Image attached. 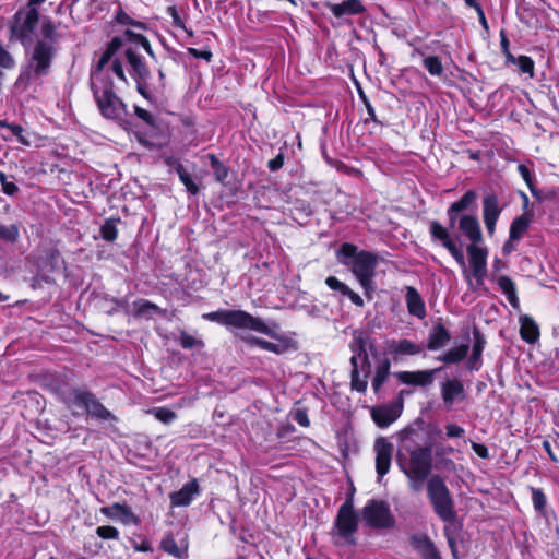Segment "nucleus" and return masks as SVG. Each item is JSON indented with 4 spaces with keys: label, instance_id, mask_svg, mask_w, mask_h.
<instances>
[{
    "label": "nucleus",
    "instance_id": "1",
    "mask_svg": "<svg viewBox=\"0 0 559 559\" xmlns=\"http://www.w3.org/2000/svg\"><path fill=\"white\" fill-rule=\"evenodd\" d=\"M120 45L118 39L110 41L91 72V88L100 114L112 120L121 119L126 114L124 103L114 92L110 73L126 82L120 59L112 60V52Z\"/></svg>",
    "mask_w": 559,
    "mask_h": 559
},
{
    "label": "nucleus",
    "instance_id": "2",
    "mask_svg": "<svg viewBox=\"0 0 559 559\" xmlns=\"http://www.w3.org/2000/svg\"><path fill=\"white\" fill-rule=\"evenodd\" d=\"M400 441L396 454L397 466L406 476L409 489L413 492H419L430 478L432 471L431 447L420 444V432L413 427L401 432Z\"/></svg>",
    "mask_w": 559,
    "mask_h": 559
},
{
    "label": "nucleus",
    "instance_id": "3",
    "mask_svg": "<svg viewBox=\"0 0 559 559\" xmlns=\"http://www.w3.org/2000/svg\"><path fill=\"white\" fill-rule=\"evenodd\" d=\"M57 52V45L45 40H36L26 52L25 63L21 67L20 74L14 83L15 88L25 92L33 83L49 75Z\"/></svg>",
    "mask_w": 559,
    "mask_h": 559
},
{
    "label": "nucleus",
    "instance_id": "4",
    "mask_svg": "<svg viewBox=\"0 0 559 559\" xmlns=\"http://www.w3.org/2000/svg\"><path fill=\"white\" fill-rule=\"evenodd\" d=\"M203 318L226 326L227 329L251 330L274 336L272 329L260 318L243 310H217L204 313Z\"/></svg>",
    "mask_w": 559,
    "mask_h": 559
},
{
    "label": "nucleus",
    "instance_id": "5",
    "mask_svg": "<svg viewBox=\"0 0 559 559\" xmlns=\"http://www.w3.org/2000/svg\"><path fill=\"white\" fill-rule=\"evenodd\" d=\"M427 496L435 513L444 523H453L456 519L454 500L444 479L432 475L427 481Z\"/></svg>",
    "mask_w": 559,
    "mask_h": 559
},
{
    "label": "nucleus",
    "instance_id": "6",
    "mask_svg": "<svg viewBox=\"0 0 559 559\" xmlns=\"http://www.w3.org/2000/svg\"><path fill=\"white\" fill-rule=\"evenodd\" d=\"M358 530V518L354 511L352 499H347L338 509L331 532L336 546L356 545L355 534Z\"/></svg>",
    "mask_w": 559,
    "mask_h": 559
},
{
    "label": "nucleus",
    "instance_id": "7",
    "mask_svg": "<svg viewBox=\"0 0 559 559\" xmlns=\"http://www.w3.org/2000/svg\"><path fill=\"white\" fill-rule=\"evenodd\" d=\"M64 402L68 406L78 405L84 407L87 414L96 419L103 421L116 420L115 415L111 414L90 391L74 389L70 392L69 396L64 399Z\"/></svg>",
    "mask_w": 559,
    "mask_h": 559
},
{
    "label": "nucleus",
    "instance_id": "8",
    "mask_svg": "<svg viewBox=\"0 0 559 559\" xmlns=\"http://www.w3.org/2000/svg\"><path fill=\"white\" fill-rule=\"evenodd\" d=\"M377 262V255L368 251H360L355 255V260L350 262L344 261L346 265L350 266L353 274L365 289L366 295H369L373 289L372 280L374 277Z\"/></svg>",
    "mask_w": 559,
    "mask_h": 559
},
{
    "label": "nucleus",
    "instance_id": "9",
    "mask_svg": "<svg viewBox=\"0 0 559 559\" xmlns=\"http://www.w3.org/2000/svg\"><path fill=\"white\" fill-rule=\"evenodd\" d=\"M466 250L472 271L465 269L464 276L468 287L476 290L484 285L487 275V250L475 245H468Z\"/></svg>",
    "mask_w": 559,
    "mask_h": 559
},
{
    "label": "nucleus",
    "instance_id": "10",
    "mask_svg": "<svg viewBox=\"0 0 559 559\" xmlns=\"http://www.w3.org/2000/svg\"><path fill=\"white\" fill-rule=\"evenodd\" d=\"M39 21L37 9H20L13 16L12 33L24 44L29 40Z\"/></svg>",
    "mask_w": 559,
    "mask_h": 559
},
{
    "label": "nucleus",
    "instance_id": "11",
    "mask_svg": "<svg viewBox=\"0 0 559 559\" xmlns=\"http://www.w3.org/2000/svg\"><path fill=\"white\" fill-rule=\"evenodd\" d=\"M362 520L369 526L377 528L391 527L394 523L388 503L383 501L370 500L364 507Z\"/></svg>",
    "mask_w": 559,
    "mask_h": 559
},
{
    "label": "nucleus",
    "instance_id": "12",
    "mask_svg": "<svg viewBox=\"0 0 559 559\" xmlns=\"http://www.w3.org/2000/svg\"><path fill=\"white\" fill-rule=\"evenodd\" d=\"M368 347H373L369 333L355 330L353 332V341L349 344V348L353 352L350 365L360 364L361 372L366 373H370L371 370V362L367 353Z\"/></svg>",
    "mask_w": 559,
    "mask_h": 559
},
{
    "label": "nucleus",
    "instance_id": "13",
    "mask_svg": "<svg viewBox=\"0 0 559 559\" xmlns=\"http://www.w3.org/2000/svg\"><path fill=\"white\" fill-rule=\"evenodd\" d=\"M93 306L100 312L112 316L120 311H128L129 302L127 298H116L105 292H94L92 294Z\"/></svg>",
    "mask_w": 559,
    "mask_h": 559
},
{
    "label": "nucleus",
    "instance_id": "14",
    "mask_svg": "<svg viewBox=\"0 0 559 559\" xmlns=\"http://www.w3.org/2000/svg\"><path fill=\"white\" fill-rule=\"evenodd\" d=\"M441 370L442 367L430 370L399 371L394 376L403 384L427 388L433 383L436 374Z\"/></svg>",
    "mask_w": 559,
    "mask_h": 559
},
{
    "label": "nucleus",
    "instance_id": "15",
    "mask_svg": "<svg viewBox=\"0 0 559 559\" xmlns=\"http://www.w3.org/2000/svg\"><path fill=\"white\" fill-rule=\"evenodd\" d=\"M376 471L381 478L390 471L393 444L385 438H378L374 442Z\"/></svg>",
    "mask_w": 559,
    "mask_h": 559
},
{
    "label": "nucleus",
    "instance_id": "16",
    "mask_svg": "<svg viewBox=\"0 0 559 559\" xmlns=\"http://www.w3.org/2000/svg\"><path fill=\"white\" fill-rule=\"evenodd\" d=\"M403 411V403L395 402L390 405H383L379 407H373L371 409V416L373 421L381 428L390 426L394 423Z\"/></svg>",
    "mask_w": 559,
    "mask_h": 559
},
{
    "label": "nucleus",
    "instance_id": "17",
    "mask_svg": "<svg viewBox=\"0 0 559 559\" xmlns=\"http://www.w3.org/2000/svg\"><path fill=\"white\" fill-rule=\"evenodd\" d=\"M498 199L495 194H487L483 200V218L489 236L495 234L496 223L501 214Z\"/></svg>",
    "mask_w": 559,
    "mask_h": 559
},
{
    "label": "nucleus",
    "instance_id": "18",
    "mask_svg": "<svg viewBox=\"0 0 559 559\" xmlns=\"http://www.w3.org/2000/svg\"><path fill=\"white\" fill-rule=\"evenodd\" d=\"M459 229L472 242L477 245L483 240L481 228L475 215L464 214L459 218Z\"/></svg>",
    "mask_w": 559,
    "mask_h": 559
},
{
    "label": "nucleus",
    "instance_id": "19",
    "mask_svg": "<svg viewBox=\"0 0 559 559\" xmlns=\"http://www.w3.org/2000/svg\"><path fill=\"white\" fill-rule=\"evenodd\" d=\"M440 392L443 403L451 408L454 401L465 399V389L463 383L457 379L445 380L440 384Z\"/></svg>",
    "mask_w": 559,
    "mask_h": 559
},
{
    "label": "nucleus",
    "instance_id": "20",
    "mask_svg": "<svg viewBox=\"0 0 559 559\" xmlns=\"http://www.w3.org/2000/svg\"><path fill=\"white\" fill-rule=\"evenodd\" d=\"M200 492V487L197 479L186 483L178 491L169 495L171 507H187L191 503L193 498Z\"/></svg>",
    "mask_w": 559,
    "mask_h": 559
},
{
    "label": "nucleus",
    "instance_id": "21",
    "mask_svg": "<svg viewBox=\"0 0 559 559\" xmlns=\"http://www.w3.org/2000/svg\"><path fill=\"white\" fill-rule=\"evenodd\" d=\"M389 353L396 359L401 356H414L423 352V347L411 340H392L386 343Z\"/></svg>",
    "mask_w": 559,
    "mask_h": 559
},
{
    "label": "nucleus",
    "instance_id": "22",
    "mask_svg": "<svg viewBox=\"0 0 559 559\" xmlns=\"http://www.w3.org/2000/svg\"><path fill=\"white\" fill-rule=\"evenodd\" d=\"M325 8H328L335 17L356 15L365 11V7L360 0H346L342 3L326 2Z\"/></svg>",
    "mask_w": 559,
    "mask_h": 559
},
{
    "label": "nucleus",
    "instance_id": "23",
    "mask_svg": "<svg viewBox=\"0 0 559 559\" xmlns=\"http://www.w3.org/2000/svg\"><path fill=\"white\" fill-rule=\"evenodd\" d=\"M405 290V301L408 313L418 319H424L426 317V307L418 290L413 286H406Z\"/></svg>",
    "mask_w": 559,
    "mask_h": 559
},
{
    "label": "nucleus",
    "instance_id": "24",
    "mask_svg": "<svg viewBox=\"0 0 559 559\" xmlns=\"http://www.w3.org/2000/svg\"><path fill=\"white\" fill-rule=\"evenodd\" d=\"M123 55L131 66L133 75L138 81H145L150 78V71L142 61V58L136 53L135 47H127Z\"/></svg>",
    "mask_w": 559,
    "mask_h": 559
},
{
    "label": "nucleus",
    "instance_id": "25",
    "mask_svg": "<svg viewBox=\"0 0 559 559\" xmlns=\"http://www.w3.org/2000/svg\"><path fill=\"white\" fill-rule=\"evenodd\" d=\"M451 340L450 332L441 324H436L428 336L427 348L429 350H437L445 346Z\"/></svg>",
    "mask_w": 559,
    "mask_h": 559
},
{
    "label": "nucleus",
    "instance_id": "26",
    "mask_svg": "<svg viewBox=\"0 0 559 559\" xmlns=\"http://www.w3.org/2000/svg\"><path fill=\"white\" fill-rule=\"evenodd\" d=\"M520 321L521 337L530 344L535 343L539 337V329L536 322L528 316L521 317Z\"/></svg>",
    "mask_w": 559,
    "mask_h": 559
},
{
    "label": "nucleus",
    "instance_id": "27",
    "mask_svg": "<svg viewBox=\"0 0 559 559\" xmlns=\"http://www.w3.org/2000/svg\"><path fill=\"white\" fill-rule=\"evenodd\" d=\"M429 231L431 237L435 240L440 241L445 249H449L455 243L451 238L448 229L444 226H442L438 221L430 222Z\"/></svg>",
    "mask_w": 559,
    "mask_h": 559
},
{
    "label": "nucleus",
    "instance_id": "28",
    "mask_svg": "<svg viewBox=\"0 0 559 559\" xmlns=\"http://www.w3.org/2000/svg\"><path fill=\"white\" fill-rule=\"evenodd\" d=\"M475 343L473 346L472 356L467 362V367L471 370H478L481 361V353L485 347V340L478 331H474Z\"/></svg>",
    "mask_w": 559,
    "mask_h": 559
},
{
    "label": "nucleus",
    "instance_id": "29",
    "mask_svg": "<svg viewBox=\"0 0 559 559\" xmlns=\"http://www.w3.org/2000/svg\"><path fill=\"white\" fill-rule=\"evenodd\" d=\"M498 286L506 295L508 301L513 308L519 307V298L516 296V289L514 282L509 276H500L498 278Z\"/></svg>",
    "mask_w": 559,
    "mask_h": 559
},
{
    "label": "nucleus",
    "instance_id": "30",
    "mask_svg": "<svg viewBox=\"0 0 559 559\" xmlns=\"http://www.w3.org/2000/svg\"><path fill=\"white\" fill-rule=\"evenodd\" d=\"M140 38H145V36L141 34H135L132 31H126L124 34L121 37H115L111 39V41L118 39L120 41V45L117 46V48L112 52V60L119 59L117 57V52L120 49H126L127 47H133L140 45Z\"/></svg>",
    "mask_w": 559,
    "mask_h": 559
},
{
    "label": "nucleus",
    "instance_id": "31",
    "mask_svg": "<svg viewBox=\"0 0 559 559\" xmlns=\"http://www.w3.org/2000/svg\"><path fill=\"white\" fill-rule=\"evenodd\" d=\"M531 218L527 214H523L513 219L510 226V240H519L527 231Z\"/></svg>",
    "mask_w": 559,
    "mask_h": 559
},
{
    "label": "nucleus",
    "instance_id": "32",
    "mask_svg": "<svg viewBox=\"0 0 559 559\" xmlns=\"http://www.w3.org/2000/svg\"><path fill=\"white\" fill-rule=\"evenodd\" d=\"M469 346L466 344L453 347L449 349L442 356L437 357V360L442 361L444 364H456L463 360L468 353Z\"/></svg>",
    "mask_w": 559,
    "mask_h": 559
},
{
    "label": "nucleus",
    "instance_id": "33",
    "mask_svg": "<svg viewBox=\"0 0 559 559\" xmlns=\"http://www.w3.org/2000/svg\"><path fill=\"white\" fill-rule=\"evenodd\" d=\"M391 364L389 359H384L381 364H379L376 368V373L372 379V389L376 393H378L384 382L388 380L390 374Z\"/></svg>",
    "mask_w": 559,
    "mask_h": 559
},
{
    "label": "nucleus",
    "instance_id": "34",
    "mask_svg": "<svg viewBox=\"0 0 559 559\" xmlns=\"http://www.w3.org/2000/svg\"><path fill=\"white\" fill-rule=\"evenodd\" d=\"M360 364L352 365V372H350V385L353 390H356L357 392L364 393L367 390V378L369 373L362 372L364 376L360 377Z\"/></svg>",
    "mask_w": 559,
    "mask_h": 559
},
{
    "label": "nucleus",
    "instance_id": "35",
    "mask_svg": "<svg viewBox=\"0 0 559 559\" xmlns=\"http://www.w3.org/2000/svg\"><path fill=\"white\" fill-rule=\"evenodd\" d=\"M160 547L168 552L169 555L178 558L186 559L187 558V549H181L178 547L175 538L170 535L163 538L160 543Z\"/></svg>",
    "mask_w": 559,
    "mask_h": 559
},
{
    "label": "nucleus",
    "instance_id": "36",
    "mask_svg": "<svg viewBox=\"0 0 559 559\" xmlns=\"http://www.w3.org/2000/svg\"><path fill=\"white\" fill-rule=\"evenodd\" d=\"M41 35L43 38L40 40L49 41L53 45H57V41L59 39L57 25L48 17H45L41 21Z\"/></svg>",
    "mask_w": 559,
    "mask_h": 559
},
{
    "label": "nucleus",
    "instance_id": "37",
    "mask_svg": "<svg viewBox=\"0 0 559 559\" xmlns=\"http://www.w3.org/2000/svg\"><path fill=\"white\" fill-rule=\"evenodd\" d=\"M477 193L473 190L466 191L457 201L453 202L450 206H452L453 211L459 213L469 209L476 201Z\"/></svg>",
    "mask_w": 559,
    "mask_h": 559
},
{
    "label": "nucleus",
    "instance_id": "38",
    "mask_svg": "<svg viewBox=\"0 0 559 559\" xmlns=\"http://www.w3.org/2000/svg\"><path fill=\"white\" fill-rule=\"evenodd\" d=\"M176 171L180 178V181L185 185L187 190L191 194H197L199 192L198 185L193 181L192 176L188 171H186L185 167L180 163L177 164Z\"/></svg>",
    "mask_w": 559,
    "mask_h": 559
},
{
    "label": "nucleus",
    "instance_id": "39",
    "mask_svg": "<svg viewBox=\"0 0 559 559\" xmlns=\"http://www.w3.org/2000/svg\"><path fill=\"white\" fill-rule=\"evenodd\" d=\"M119 219L109 218L100 227V236L107 241H114L117 238L118 229L117 224Z\"/></svg>",
    "mask_w": 559,
    "mask_h": 559
},
{
    "label": "nucleus",
    "instance_id": "40",
    "mask_svg": "<svg viewBox=\"0 0 559 559\" xmlns=\"http://www.w3.org/2000/svg\"><path fill=\"white\" fill-rule=\"evenodd\" d=\"M178 342L185 349L203 348L204 342L201 338H197L193 335L188 334L185 331H180Z\"/></svg>",
    "mask_w": 559,
    "mask_h": 559
},
{
    "label": "nucleus",
    "instance_id": "41",
    "mask_svg": "<svg viewBox=\"0 0 559 559\" xmlns=\"http://www.w3.org/2000/svg\"><path fill=\"white\" fill-rule=\"evenodd\" d=\"M423 64L425 69L433 76H440L443 73L442 62L437 56H428L424 58Z\"/></svg>",
    "mask_w": 559,
    "mask_h": 559
},
{
    "label": "nucleus",
    "instance_id": "42",
    "mask_svg": "<svg viewBox=\"0 0 559 559\" xmlns=\"http://www.w3.org/2000/svg\"><path fill=\"white\" fill-rule=\"evenodd\" d=\"M214 177L218 182H224L228 177V168L213 154L209 156Z\"/></svg>",
    "mask_w": 559,
    "mask_h": 559
},
{
    "label": "nucleus",
    "instance_id": "43",
    "mask_svg": "<svg viewBox=\"0 0 559 559\" xmlns=\"http://www.w3.org/2000/svg\"><path fill=\"white\" fill-rule=\"evenodd\" d=\"M148 413L154 415V417L157 420H159L164 424H169L173 420H175L177 417L176 413L167 407H155V408H152L151 411H148Z\"/></svg>",
    "mask_w": 559,
    "mask_h": 559
},
{
    "label": "nucleus",
    "instance_id": "44",
    "mask_svg": "<svg viewBox=\"0 0 559 559\" xmlns=\"http://www.w3.org/2000/svg\"><path fill=\"white\" fill-rule=\"evenodd\" d=\"M20 231L15 224L2 225L0 224V238L9 242H15L19 239Z\"/></svg>",
    "mask_w": 559,
    "mask_h": 559
},
{
    "label": "nucleus",
    "instance_id": "45",
    "mask_svg": "<svg viewBox=\"0 0 559 559\" xmlns=\"http://www.w3.org/2000/svg\"><path fill=\"white\" fill-rule=\"evenodd\" d=\"M514 64H518L521 72L530 74L531 78L534 76V61L532 58L527 56H520Z\"/></svg>",
    "mask_w": 559,
    "mask_h": 559
},
{
    "label": "nucleus",
    "instance_id": "46",
    "mask_svg": "<svg viewBox=\"0 0 559 559\" xmlns=\"http://www.w3.org/2000/svg\"><path fill=\"white\" fill-rule=\"evenodd\" d=\"M96 534L103 539H117L119 537L118 530L109 525L98 526Z\"/></svg>",
    "mask_w": 559,
    "mask_h": 559
},
{
    "label": "nucleus",
    "instance_id": "47",
    "mask_svg": "<svg viewBox=\"0 0 559 559\" xmlns=\"http://www.w3.org/2000/svg\"><path fill=\"white\" fill-rule=\"evenodd\" d=\"M532 501L536 510L540 511L546 507V496L539 488L532 489Z\"/></svg>",
    "mask_w": 559,
    "mask_h": 559
},
{
    "label": "nucleus",
    "instance_id": "48",
    "mask_svg": "<svg viewBox=\"0 0 559 559\" xmlns=\"http://www.w3.org/2000/svg\"><path fill=\"white\" fill-rule=\"evenodd\" d=\"M0 183L2 191L8 195H14L19 191L17 186L12 181H8L7 175L2 171H0Z\"/></svg>",
    "mask_w": 559,
    "mask_h": 559
},
{
    "label": "nucleus",
    "instance_id": "49",
    "mask_svg": "<svg viewBox=\"0 0 559 559\" xmlns=\"http://www.w3.org/2000/svg\"><path fill=\"white\" fill-rule=\"evenodd\" d=\"M112 508L116 511V513H114V514L115 515L119 514V515L123 516L126 521H131V520H134V518H135L131 508L126 504L114 503Z\"/></svg>",
    "mask_w": 559,
    "mask_h": 559
},
{
    "label": "nucleus",
    "instance_id": "50",
    "mask_svg": "<svg viewBox=\"0 0 559 559\" xmlns=\"http://www.w3.org/2000/svg\"><path fill=\"white\" fill-rule=\"evenodd\" d=\"M325 284L328 285L329 288H331L332 290L340 292L342 295H344L346 289L348 288V286L346 284H344L343 282L338 281L334 276H329L325 280Z\"/></svg>",
    "mask_w": 559,
    "mask_h": 559
},
{
    "label": "nucleus",
    "instance_id": "51",
    "mask_svg": "<svg viewBox=\"0 0 559 559\" xmlns=\"http://www.w3.org/2000/svg\"><path fill=\"white\" fill-rule=\"evenodd\" d=\"M293 419L302 427H309L310 420L305 408H298L293 414Z\"/></svg>",
    "mask_w": 559,
    "mask_h": 559
},
{
    "label": "nucleus",
    "instance_id": "52",
    "mask_svg": "<svg viewBox=\"0 0 559 559\" xmlns=\"http://www.w3.org/2000/svg\"><path fill=\"white\" fill-rule=\"evenodd\" d=\"M518 170H519L520 175L522 176V178L524 179V181L526 182V185L528 186L532 194L535 195L536 194V190H535V188L533 186V182H532L530 169L525 165L521 164V165L518 166Z\"/></svg>",
    "mask_w": 559,
    "mask_h": 559
},
{
    "label": "nucleus",
    "instance_id": "53",
    "mask_svg": "<svg viewBox=\"0 0 559 559\" xmlns=\"http://www.w3.org/2000/svg\"><path fill=\"white\" fill-rule=\"evenodd\" d=\"M135 115L148 126H155L154 117L150 111L139 106L134 107Z\"/></svg>",
    "mask_w": 559,
    "mask_h": 559
},
{
    "label": "nucleus",
    "instance_id": "54",
    "mask_svg": "<svg viewBox=\"0 0 559 559\" xmlns=\"http://www.w3.org/2000/svg\"><path fill=\"white\" fill-rule=\"evenodd\" d=\"M358 253L359 252H357V247L352 243H343L341 249L338 250V255L350 258L352 260H355V255H357Z\"/></svg>",
    "mask_w": 559,
    "mask_h": 559
},
{
    "label": "nucleus",
    "instance_id": "55",
    "mask_svg": "<svg viewBox=\"0 0 559 559\" xmlns=\"http://www.w3.org/2000/svg\"><path fill=\"white\" fill-rule=\"evenodd\" d=\"M260 348L280 355V354H283L285 352L286 346L285 345H280V344H275V343H272V342L263 340Z\"/></svg>",
    "mask_w": 559,
    "mask_h": 559
},
{
    "label": "nucleus",
    "instance_id": "56",
    "mask_svg": "<svg viewBox=\"0 0 559 559\" xmlns=\"http://www.w3.org/2000/svg\"><path fill=\"white\" fill-rule=\"evenodd\" d=\"M445 433L448 438H461L465 430L455 424H449L445 426Z\"/></svg>",
    "mask_w": 559,
    "mask_h": 559
},
{
    "label": "nucleus",
    "instance_id": "57",
    "mask_svg": "<svg viewBox=\"0 0 559 559\" xmlns=\"http://www.w3.org/2000/svg\"><path fill=\"white\" fill-rule=\"evenodd\" d=\"M447 250L451 253L455 261L465 270L466 264L463 251L455 243Z\"/></svg>",
    "mask_w": 559,
    "mask_h": 559
},
{
    "label": "nucleus",
    "instance_id": "58",
    "mask_svg": "<svg viewBox=\"0 0 559 559\" xmlns=\"http://www.w3.org/2000/svg\"><path fill=\"white\" fill-rule=\"evenodd\" d=\"M59 257L60 252L56 247H50L49 249L46 250V261L47 264L51 266V269L55 267Z\"/></svg>",
    "mask_w": 559,
    "mask_h": 559
},
{
    "label": "nucleus",
    "instance_id": "59",
    "mask_svg": "<svg viewBox=\"0 0 559 559\" xmlns=\"http://www.w3.org/2000/svg\"><path fill=\"white\" fill-rule=\"evenodd\" d=\"M117 21L119 23H121V24H130V25H134V26H136L139 28H145V24L144 23L132 21L131 17L127 13H124L122 11H120L117 14Z\"/></svg>",
    "mask_w": 559,
    "mask_h": 559
},
{
    "label": "nucleus",
    "instance_id": "60",
    "mask_svg": "<svg viewBox=\"0 0 559 559\" xmlns=\"http://www.w3.org/2000/svg\"><path fill=\"white\" fill-rule=\"evenodd\" d=\"M188 51L197 59H204L206 61H211L212 59V52L210 50H199L195 48H189Z\"/></svg>",
    "mask_w": 559,
    "mask_h": 559
},
{
    "label": "nucleus",
    "instance_id": "61",
    "mask_svg": "<svg viewBox=\"0 0 559 559\" xmlns=\"http://www.w3.org/2000/svg\"><path fill=\"white\" fill-rule=\"evenodd\" d=\"M9 129L12 131V133L17 138L19 142L22 144H28V141L23 135V128L20 124H9Z\"/></svg>",
    "mask_w": 559,
    "mask_h": 559
},
{
    "label": "nucleus",
    "instance_id": "62",
    "mask_svg": "<svg viewBox=\"0 0 559 559\" xmlns=\"http://www.w3.org/2000/svg\"><path fill=\"white\" fill-rule=\"evenodd\" d=\"M472 449L481 459L489 457V451L485 444L472 442Z\"/></svg>",
    "mask_w": 559,
    "mask_h": 559
},
{
    "label": "nucleus",
    "instance_id": "63",
    "mask_svg": "<svg viewBox=\"0 0 559 559\" xmlns=\"http://www.w3.org/2000/svg\"><path fill=\"white\" fill-rule=\"evenodd\" d=\"M344 296H347L355 306H357V307L364 306L362 298L357 293L352 290L349 287L346 289Z\"/></svg>",
    "mask_w": 559,
    "mask_h": 559
},
{
    "label": "nucleus",
    "instance_id": "64",
    "mask_svg": "<svg viewBox=\"0 0 559 559\" xmlns=\"http://www.w3.org/2000/svg\"><path fill=\"white\" fill-rule=\"evenodd\" d=\"M134 305L138 307L139 314L145 313L150 309H157V307L148 300H140L139 302H134Z\"/></svg>",
    "mask_w": 559,
    "mask_h": 559
}]
</instances>
